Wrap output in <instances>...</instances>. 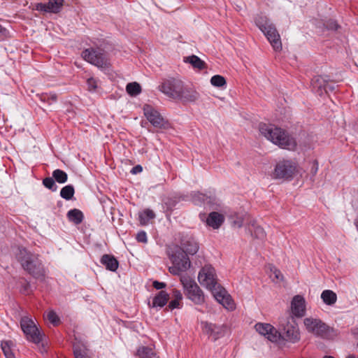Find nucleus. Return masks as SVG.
I'll return each instance as SVG.
<instances>
[{
	"label": "nucleus",
	"instance_id": "473e14b6",
	"mask_svg": "<svg viewBox=\"0 0 358 358\" xmlns=\"http://www.w3.org/2000/svg\"><path fill=\"white\" fill-rule=\"evenodd\" d=\"M12 343L10 341H3L1 342V349L4 353V355L6 358H15V355L12 352L10 345Z\"/></svg>",
	"mask_w": 358,
	"mask_h": 358
},
{
	"label": "nucleus",
	"instance_id": "423d86ee",
	"mask_svg": "<svg viewBox=\"0 0 358 358\" xmlns=\"http://www.w3.org/2000/svg\"><path fill=\"white\" fill-rule=\"evenodd\" d=\"M180 282L183 286L187 297L195 304H202L205 301L203 291L196 282L187 275L180 276Z\"/></svg>",
	"mask_w": 358,
	"mask_h": 358
},
{
	"label": "nucleus",
	"instance_id": "c756f323",
	"mask_svg": "<svg viewBox=\"0 0 358 358\" xmlns=\"http://www.w3.org/2000/svg\"><path fill=\"white\" fill-rule=\"evenodd\" d=\"M126 90L129 95L135 96L141 93V87L138 83H130L127 85Z\"/></svg>",
	"mask_w": 358,
	"mask_h": 358
},
{
	"label": "nucleus",
	"instance_id": "de8ad7c7",
	"mask_svg": "<svg viewBox=\"0 0 358 358\" xmlns=\"http://www.w3.org/2000/svg\"><path fill=\"white\" fill-rule=\"evenodd\" d=\"M318 170V164L317 162L315 163L314 166L312 168V173L313 175H315Z\"/></svg>",
	"mask_w": 358,
	"mask_h": 358
},
{
	"label": "nucleus",
	"instance_id": "8fccbe9b",
	"mask_svg": "<svg viewBox=\"0 0 358 358\" xmlns=\"http://www.w3.org/2000/svg\"><path fill=\"white\" fill-rule=\"evenodd\" d=\"M346 358H358V357L354 355H349L348 357H346Z\"/></svg>",
	"mask_w": 358,
	"mask_h": 358
},
{
	"label": "nucleus",
	"instance_id": "864d4df0",
	"mask_svg": "<svg viewBox=\"0 0 358 358\" xmlns=\"http://www.w3.org/2000/svg\"><path fill=\"white\" fill-rule=\"evenodd\" d=\"M356 227H357V230H358V222H357V223H356Z\"/></svg>",
	"mask_w": 358,
	"mask_h": 358
},
{
	"label": "nucleus",
	"instance_id": "5fc2aeb1",
	"mask_svg": "<svg viewBox=\"0 0 358 358\" xmlns=\"http://www.w3.org/2000/svg\"><path fill=\"white\" fill-rule=\"evenodd\" d=\"M357 348H358V342H357Z\"/></svg>",
	"mask_w": 358,
	"mask_h": 358
},
{
	"label": "nucleus",
	"instance_id": "aec40b11",
	"mask_svg": "<svg viewBox=\"0 0 358 358\" xmlns=\"http://www.w3.org/2000/svg\"><path fill=\"white\" fill-rule=\"evenodd\" d=\"M248 229L250 231L252 236L255 238L263 240L266 237V232L264 231V229L258 225L255 220L250 222Z\"/></svg>",
	"mask_w": 358,
	"mask_h": 358
},
{
	"label": "nucleus",
	"instance_id": "bb28decb",
	"mask_svg": "<svg viewBox=\"0 0 358 358\" xmlns=\"http://www.w3.org/2000/svg\"><path fill=\"white\" fill-rule=\"evenodd\" d=\"M67 217L69 220L73 222L76 224H78L82 222L83 220V213L78 209H73L68 212Z\"/></svg>",
	"mask_w": 358,
	"mask_h": 358
},
{
	"label": "nucleus",
	"instance_id": "0eeeda50",
	"mask_svg": "<svg viewBox=\"0 0 358 358\" xmlns=\"http://www.w3.org/2000/svg\"><path fill=\"white\" fill-rule=\"evenodd\" d=\"M83 58L100 69H108L110 62L104 51L101 49L88 48L83 51Z\"/></svg>",
	"mask_w": 358,
	"mask_h": 358
},
{
	"label": "nucleus",
	"instance_id": "4c0bfd02",
	"mask_svg": "<svg viewBox=\"0 0 358 358\" xmlns=\"http://www.w3.org/2000/svg\"><path fill=\"white\" fill-rule=\"evenodd\" d=\"M47 318L52 324L55 326L59 323V318L56 313L53 310H50L47 313Z\"/></svg>",
	"mask_w": 358,
	"mask_h": 358
},
{
	"label": "nucleus",
	"instance_id": "cd10ccee",
	"mask_svg": "<svg viewBox=\"0 0 358 358\" xmlns=\"http://www.w3.org/2000/svg\"><path fill=\"white\" fill-rule=\"evenodd\" d=\"M139 221L141 225H146L150 220L155 217V213L150 209H145L143 212L139 213Z\"/></svg>",
	"mask_w": 358,
	"mask_h": 358
},
{
	"label": "nucleus",
	"instance_id": "49530a36",
	"mask_svg": "<svg viewBox=\"0 0 358 358\" xmlns=\"http://www.w3.org/2000/svg\"><path fill=\"white\" fill-rule=\"evenodd\" d=\"M142 170H143L142 166L141 165H137L131 169V172L133 174H136V173H141L142 171Z\"/></svg>",
	"mask_w": 358,
	"mask_h": 358
},
{
	"label": "nucleus",
	"instance_id": "3c124183",
	"mask_svg": "<svg viewBox=\"0 0 358 358\" xmlns=\"http://www.w3.org/2000/svg\"><path fill=\"white\" fill-rule=\"evenodd\" d=\"M0 31H3V32H6V30L5 29H2L1 27L0 26Z\"/></svg>",
	"mask_w": 358,
	"mask_h": 358
},
{
	"label": "nucleus",
	"instance_id": "a18cd8bd",
	"mask_svg": "<svg viewBox=\"0 0 358 358\" xmlns=\"http://www.w3.org/2000/svg\"><path fill=\"white\" fill-rule=\"evenodd\" d=\"M152 285H153V287L157 289H163V288L166 287V283L162 282H158V281H154Z\"/></svg>",
	"mask_w": 358,
	"mask_h": 358
},
{
	"label": "nucleus",
	"instance_id": "58836bf2",
	"mask_svg": "<svg viewBox=\"0 0 358 358\" xmlns=\"http://www.w3.org/2000/svg\"><path fill=\"white\" fill-rule=\"evenodd\" d=\"M271 275H274V278L280 281L283 280V275L280 270L274 266H271L270 268Z\"/></svg>",
	"mask_w": 358,
	"mask_h": 358
},
{
	"label": "nucleus",
	"instance_id": "6ab92c4d",
	"mask_svg": "<svg viewBox=\"0 0 358 358\" xmlns=\"http://www.w3.org/2000/svg\"><path fill=\"white\" fill-rule=\"evenodd\" d=\"M224 216L219 213L212 212L209 214L206 223L213 229H218L224 222Z\"/></svg>",
	"mask_w": 358,
	"mask_h": 358
},
{
	"label": "nucleus",
	"instance_id": "f03ea898",
	"mask_svg": "<svg viewBox=\"0 0 358 358\" xmlns=\"http://www.w3.org/2000/svg\"><path fill=\"white\" fill-rule=\"evenodd\" d=\"M259 131L266 139L282 148L294 150L296 145V141L285 130L273 124L260 123Z\"/></svg>",
	"mask_w": 358,
	"mask_h": 358
},
{
	"label": "nucleus",
	"instance_id": "7c9ffc66",
	"mask_svg": "<svg viewBox=\"0 0 358 358\" xmlns=\"http://www.w3.org/2000/svg\"><path fill=\"white\" fill-rule=\"evenodd\" d=\"M52 177L59 183H64L68 179L66 173L61 169L55 170L52 173Z\"/></svg>",
	"mask_w": 358,
	"mask_h": 358
},
{
	"label": "nucleus",
	"instance_id": "6e6552de",
	"mask_svg": "<svg viewBox=\"0 0 358 358\" xmlns=\"http://www.w3.org/2000/svg\"><path fill=\"white\" fill-rule=\"evenodd\" d=\"M281 329L283 333V339L295 343L300 340V333L297 323L293 317H288L280 322Z\"/></svg>",
	"mask_w": 358,
	"mask_h": 358
},
{
	"label": "nucleus",
	"instance_id": "72a5a7b5",
	"mask_svg": "<svg viewBox=\"0 0 358 358\" xmlns=\"http://www.w3.org/2000/svg\"><path fill=\"white\" fill-rule=\"evenodd\" d=\"M210 83L212 85L221 87L226 85L227 82L225 78L220 75L213 76L210 79Z\"/></svg>",
	"mask_w": 358,
	"mask_h": 358
},
{
	"label": "nucleus",
	"instance_id": "4468645a",
	"mask_svg": "<svg viewBox=\"0 0 358 358\" xmlns=\"http://www.w3.org/2000/svg\"><path fill=\"white\" fill-rule=\"evenodd\" d=\"M64 0H49L47 3H36L32 4V9L42 13H57L60 12Z\"/></svg>",
	"mask_w": 358,
	"mask_h": 358
},
{
	"label": "nucleus",
	"instance_id": "a19ab883",
	"mask_svg": "<svg viewBox=\"0 0 358 358\" xmlns=\"http://www.w3.org/2000/svg\"><path fill=\"white\" fill-rule=\"evenodd\" d=\"M325 26L327 29L331 30H336L339 27V25L337 24V22L333 20L327 21V23L325 24Z\"/></svg>",
	"mask_w": 358,
	"mask_h": 358
},
{
	"label": "nucleus",
	"instance_id": "603ef678",
	"mask_svg": "<svg viewBox=\"0 0 358 358\" xmlns=\"http://www.w3.org/2000/svg\"><path fill=\"white\" fill-rule=\"evenodd\" d=\"M324 358H334V357L331 356H324Z\"/></svg>",
	"mask_w": 358,
	"mask_h": 358
},
{
	"label": "nucleus",
	"instance_id": "a878e982",
	"mask_svg": "<svg viewBox=\"0 0 358 358\" xmlns=\"http://www.w3.org/2000/svg\"><path fill=\"white\" fill-rule=\"evenodd\" d=\"M184 62L191 64L194 68L199 70L203 69L206 67L205 62L196 55L185 57Z\"/></svg>",
	"mask_w": 358,
	"mask_h": 358
},
{
	"label": "nucleus",
	"instance_id": "37998d69",
	"mask_svg": "<svg viewBox=\"0 0 358 358\" xmlns=\"http://www.w3.org/2000/svg\"><path fill=\"white\" fill-rule=\"evenodd\" d=\"M181 308L180 301L178 300H176V299H172L168 306V308L170 310H173L175 308Z\"/></svg>",
	"mask_w": 358,
	"mask_h": 358
},
{
	"label": "nucleus",
	"instance_id": "4be33fe9",
	"mask_svg": "<svg viewBox=\"0 0 358 358\" xmlns=\"http://www.w3.org/2000/svg\"><path fill=\"white\" fill-rule=\"evenodd\" d=\"M328 80L329 79L326 76H316L312 79L311 84L315 89H324L327 92Z\"/></svg>",
	"mask_w": 358,
	"mask_h": 358
},
{
	"label": "nucleus",
	"instance_id": "2eb2a0df",
	"mask_svg": "<svg viewBox=\"0 0 358 358\" xmlns=\"http://www.w3.org/2000/svg\"><path fill=\"white\" fill-rule=\"evenodd\" d=\"M201 325L203 333L211 337L213 341L224 336L226 333L227 327L224 325L217 326L207 322H203Z\"/></svg>",
	"mask_w": 358,
	"mask_h": 358
},
{
	"label": "nucleus",
	"instance_id": "79ce46f5",
	"mask_svg": "<svg viewBox=\"0 0 358 358\" xmlns=\"http://www.w3.org/2000/svg\"><path fill=\"white\" fill-rule=\"evenodd\" d=\"M136 239L138 242L145 243L148 241L146 233L143 231H140L136 235Z\"/></svg>",
	"mask_w": 358,
	"mask_h": 358
},
{
	"label": "nucleus",
	"instance_id": "5701e85b",
	"mask_svg": "<svg viewBox=\"0 0 358 358\" xmlns=\"http://www.w3.org/2000/svg\"><path fill=\"white\" fill-rule=\"evenodd\" d=\"M169 299V295L164 291H160L159 294L153 299V307H163L164 306Z\"/></svg>",
	"mask_w": 358,
	"mask_h": 358
},
{
	"label": "nucleus",
	"instance_id": "39448f33",
	"mask_svg": "<svg viewBox=\"0 0 358 358\" xmlns=\"http://www.w3.org/2000/svg\"><path fill=\"white\" fill-rule=\"evenodd\" d=\"M303 323L308 332L317 337L331 339L335 336L334 329L319 319L307 317Z\"/></svg>",
	"mask_w": 358,
	"mask_h": 358
},
{
	"label": "nucleus",
	"instance_id": "393cba45",
	"mask_svg": "<svg viewBox=\"0 0 358 358\" xmlns=\"http://www.w3.org/2000/svg\"><path fill=\"white\" fill-rule=\"evenodd\" d=\"M271 328L270 330L268 329V334L264 335V336L272 343H280L281 340L283 339L282 335L271 324Z\"/></svg>",
	"mask_w": 358,
	"mask_h": 358
},
{
	"label": "nucleus",
	"instance_id": "c85d7f7f",
	"mask_svg": "<svg viewBox=\"0 0 358 358\" xmlns=\"http://www.w3.org/2000/svg\"><path fill=\"white\" fill-rule=\"evenodd\" d=\"M136 355L139 358H152L155 354L152 348L141 346L138 349Z\"/></svg>",
	"mask_w": 358,
	"mask_h": 358
},
{
	"label": "nucleus",
	"instance_id": "a211bd4d",
	"mask_svg": "<svg viewBox=\"0 0 358 358\" xmlns=\"http://www.w3.org/2000/svg\"><path fill=\"white\" fill-rule=\"evenodd\" d=\"M199 244L193 238H185L181 243L182 252L191 255H195L199 250Z\"/></svg>",
	"mask_w": 358,
	"mask_h": 358
},
{
	"label": "nucleus",
	"instance_id": "c03bdc74",
	"mask_svg": "<svg viewBox=\"0 0 358 358\" xmlns=\"http://www.w3.org/2000/svg\"><path fill=\"white\" fill-rule=\"evenodd\" d=\"M171 294H172L173 299L178 300L180 301H182V295L180 291L173 289Z\"/></svg>",
	"mask_w": 358,
	"mask_h": 358
},
{
	"label": "nucleus",
	"instance_id": "9d476101",
	"mask_svg": "<svg viewBox=\"0 0 358 358\" xmlns=\"http://www.w3.org/2000/svg\"><path fill=\"white\" fill-rule=\"evenodd\" d=\"M173 265L169 268V272L173 275H180L186 271L191 265L187 254L182 251L175 252L171 257Z\"/></svg>",
	"mask_w": 358,
	"mask_h": 358
},
{
	"label": "nucleus",
	"instance_id": "f3484780",
	"mask_svg": "<svg viewBox=\"0 0 358 358\" xmlns=\"http://www.w3.org/2000/svg\"><path fill=\"white\" fill-rule=\"evenodd\" d=\"M199 98V94L193 87L183 85L178 100L182 103L194 102Z\"/></svg>",
	"mask_w": 358,
	"mask_h": 358
},
{
	"label": "nucleus",
	"instance_id": "1a4fd4ad",
	"mask_svg": "<svg viewBox=\"0 0 358 358\" xmlns=\"http://www.w3.org/2000/svg\"><path fill=\"white\" fill-rule=\"evenodd\" d=\"M183 85L182 80L171 78L164 80L159 86V89L169 98L178 100Z\"/></svg>",
	"mask_w": 358,
	"mask_h": 358
},
{
	"label": "nucleus",
	"instance_id": "b1692460",
	"mask_svg": "<svg viewBox=\"0 0 358 358\" xmlns=\"http://www.w3.org/2000/svg\"><path fill=\"white\" fill-rule=\"evenodd\" d=\"M321 299L325 304L332 306L336 302L337 296L332 290L327 289L322 292Z\"/></svg>",
	"mask_w": 358,
	"mask_h": 358
},
{
	"label": "nucleus",
	"instance_id": "f704fd0d",
	"mask_svg": "<svg viewBox=\"0 0 358 358\" xmlns=\"http://www.w3.org/2000/svg\"><path fill=\"white\" fill-rule=\"evenodd\" d=\"M255 328L259 334L264 336L268 334V329L270 330L271 329L270 324L261 322L256 324Z\"/></svg>",
	"mask_w": 358,
	"mask_h": 358
},
{
	"label": "nucleus",
	"instance_id": "ea45409f",
	"mask_svg": "<svg viewBox=\"0 0 358 358\" xmlns=\"http://www.w3.org/2000/svg\"><path fill=\"white\" fill-rule=\"evenodd\" d=\"M87 83L90 91H94L97 87V82L93 78H88Z\"/></svg>",
	"mask_w": 358,
	"mask_h": 358
},
{
	"label": "nucleus",
	"instance_id": "e433bc0d",
	"mask_svg": "<svg viewBox=\"0 0 358 358\" xmlns=\"http://www.w3.org/2000/svg\"><path fill=\"white\" fill-rule=\"evenodd\" d=\"M44 186L52 191L57 189V185H55V180L52 178H45L43 180Z\"/></svg>",
	"mask_w": 358,
	"mask_h": 358
},
{
	"label": "nucleus",
	"instance_id": "dca6fc26",
	"mask_svg": "<svg viewBox=\"0 0 358 358\" xmlns=\"http://www.w3.org/2000/svg\"><path fill=\"white\" fill-rule=\"evenodd\" d=\"M305 303V299L302 296H294L291 302V310L292 314L296 317L303 316L306 311Z\"/></svg>",
	"mask_w": 358,
	"mask_h": 358
},
{
	"label": "nucleus",
	"instance_id": "f257e3e1",
	"mask_svg": "<svg viewBox=\"0 0 358 358\" xmlns=\"http://www.w3.org/2000/svg\"><path fill=\"white\" fill-rule=\"evenodd\" d=\"M198 280L202 286L212 292L216 301L225 308L229 310L235 309V303L231 296L217 284L215 270L211 265H205L201 268L198 274Z\"/></svg>",
	"mask_w": 358,
	"mask_h": 358
},
{
	"label": "nucleus",
	"instance_id": "20e7f679",
	"mask_svg": "<svg viewBox=\"0 0 358 358\" xmlns=\"http://www.w3.org/2000/svg\"><path fill=\"white\" fill-rule=\"evenodd\" d=\"M255 23L259 29L264 34L275 51L282 50L280 36L275 27L266 16H258Z\"/></svg>",
	"mask_w": 358,
	"mask_h": 358
},
{
	"label": "nucleus",
	"instance_id": "9b49d317",
	"mask_svg": "<svg viewBox=\"0 0 358 358\" xmlns=\"http://www.w3.org/2000/svg\"><path fill=\"white\" fill-rule=\"evenodd\" d=\"M20 326L27 340L34 343H39L41 341L43 335L32 320L27 317H22Z\"/></svg>",
	"mask_w": 358,
	"mask_h": 358
},
{
	"label": "nucleus",
	"instance_id": "09e8293b",
	"mask_svg": "<svg viewBox=\"0 0 358 358\" xmlns=\"http://www.w3.org/2000/svg\"><path fill=\"white\" fill-rule=\"evenodd\" d=\"M47 99L49 100H52V101H57V95L53 94H50L49 96L47 97Z\"/></svg>",
	"mask_w": 358,
	"mask_h": 358
},
{
	"label": "nucleus",
	"instance_id": "7ed1b4c3",
	"mask_svg": "<svg viewBox=\"0 0 358 358\" xmlns=\"http://www.w3.org/2000/svg\"><path fill=\"white\" fill-rule=\"evenodd\" d=\"M17 259L22 267L35 278L44 277L45 268L38 255L31 253L25 248H20Z\"/></svg>",
	"mask_w": 358,
	"mask_h": 358
},
{
	"label": "nucleus",
	"instance_id": "412c9836",
	"mask_svg": "<svg viewBox=\"0 0 358 358\" xmlns=\"http://www.w3.org/2000/svg\"><path fill=\"white\" fill-rule=\"evenodd\" d=\"M101 262L107 269L111 271H115L119 265L117 260L113 256L109 255H103Z\"/></svg>",
	"mask_w": 358,
	"mask_h": 358
},
{
	"label": "nucleus",
	"instance_id": "ddd939ff",
	"mask_svg": "<svg viewBox=\"0 0 358 358\" xmlns=\"http://www.w3.org/2000/svg\"><path fill=\"white\" fill-rule=\"evenodd\" d=\"M143 113L147 120L153 127L159 129L167 127V121L150 105H145L143 106Z\"/></svg>",
	"mask_w": 358,
	"mask_h": 358
},
{
	"label": "nucleus",
	"instance_id": "c9c22d12",
	"mask_svg": "<svg viewBox=\"0 0 358 358\" xmlns=\"http://www.w3.org/2000/svg\"><path fill=\"white\" fill-rule=\"evenodd\" d=\"M73 355L75 358H91L86 349L81 348L79 346H74Z\"/></svg>",
	"mask_w": 358,
	"mask_h": 358
},
{
	"label": "nucleus",
	"instance_id": "f8f14e48",
	"mask_svg": "<svg viewBox=\"0 0 358 358\" xmlns=\"http://www.w3.org/2000/svg\"><path fill=\"white\" fill-rule=\"evenodd\" d=\"M296 166L291 161H282L277 164L273 177L277 179L288 180L293 177L296 173Z\"/></svg>",
	"mask_w": 358,
	"mask_h": 358
},
{
	"label": "nucleus",
	"instance_id": "2f4dec72",
	"mask_svg": "<svg viewBox=\"0 0 358 358\" xmlns=\"http://www.w3.org/2000/svg\"><path fill=\"white\" fill-rule=\"evenodd\" d=\"M74 192L73 187L69 185L62 188L60 195L63 199L70 200L73 196Z\"/></svg>",
	"mask_w": 358,
	"mask_h": 358
}]
</instances>
